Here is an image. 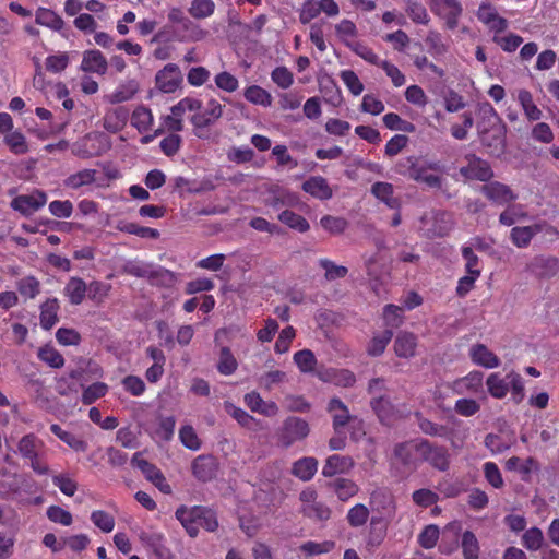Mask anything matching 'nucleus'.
<instances>
[{
  "instance_id": "1",
  "label": "nucleus",
  "mask_w": 559,
  "mask_h": 559,
  "mask_svg": "<svg viewBox=\"0 0 559 559\" xmlns=\"http://www.w3.org/2000/svg\"><path fill=\"white\" fill-rule=\"evenodd\" d=\"M486 388L493 399L502 400L509 392L514 404H520L525 399L524 379L514 370L506 376L500 372L490 373L486 379Z\"/></svg>"
},
{
  "instance_id": "2",
  "label": "nucleus",
  "mask_w": 559,
  "mask_h": 559,
  "mask_svg": "<svg viewBox=\"0 0 559 559\" xmlns=\"http://www.w3.org/2000/svg\"><path fill=\"white\" fill-rule=\"evenodd\" d=\"M397 167L401 175L424 183L428 188L440 189L442 187L443 178L440 175L429 173L430 170L442 171L439 162L421 160L417 156H408L405 162H400Z\"/></svg>"
},
{
  "instance_id": "3",
  "label": "nucleus",
  "mask_w": 559,
  "mask_h": 559,
  "mask_svg": "<svg viewBox=\"0 0 559 559\" xmlns=\"http://www.w3.org/2000/svg\"><path fill=\"white\" fill-rule=\"evenodd\" d=\"M414 418L417 423L419 430L424 435L449 440L452 447H457V443L455 441V427L460 426L462 424V420H460L454 415H449L447 417L445 425L430 420L429 418L425 417L421 412L418 411L414 413Z\"/></svg>"
},
{
  "instance_id": "4",
  "label": "nucleus",
  "mask_w": 559,
  "mask_h": 559,
  "mask_svg": "<svg viewBox=\"0 0 559 559\" xmlns=\"http://www.w3.org/2000/svg\"><path fill=\"white\" fill-rule=\"evenodd\" d=\"M414 448L421 462L428 463L432 468L440 472H447L450 468V453L447 447L428 439H419L414 443Z\"/></svg>"
},
{
  "instance_id": "5",
  "label": "nucleus",
  "mask_w": 559,
  "mask_h": 559,
  "mask_svg": "<svg viewBox=\"0 0 559 559\" xmlns=\"http://www.w3.org/2000/svg\"><path fill=\"white\" fill-rule=\"evenodd\" d=\"M309 433L310 426L307 420L297 416H288L277 430V441L287 449L306 439Z\"/></svg>"
},
{
  "instance_id": "6",
  "label": "nucleus",
  "mask_w": 559,
  "mask_h": 559,
  "mask_svg": "<svg viewBox=\"0 0 559 559\" xmlns=\"http://www.w3.org/2000/svg\"><path fill=\"white\" fill-rule=\"evenodd\" d=\"M383 509L388 511V516L372 515L370 519L368 531L365 537L366 544L368 546H379L386 536L388 526L391 521L390 515L395 510V504L391 498L388 499V506H384Z\"/></svg>"
},
{
  "instance_id": "7",
  "label": "nucleus",
  "mask_w": 559,
  "mask_h": 559,
  "mask_svg": "<svg viewBox=\"0 0 559 559\" xmlns=\"http://www.w3.org/2000/svg\"><path fill=\"white\" fill-rule=\"evenodd\" d=\"M543 230L550 235H558L556 227L543 222L530 226L513 227L510 231V240L516 248L524 249L527 248L532 239Z\"/></svg>"
},
{
  "instance_id": "8",
  "label": "nucleus",
  "mask_w": 559,
  "mask_h": 559,
  "mask_svg": "<svg viewBox=\"0 0 559 559\" xmlns=\"http://www.w3.org/2000/svg\"><path fill=\"white\" fill-rule=\"evenodd\" d=\"M47 203L45 191L35 189L29 194H20L11 201V207L23 216H29Z\"/></svg>"
},
{
  "instance_id": "9",
  "label": "nucleus",
  "mask_w": 559,
  "mask_h": 559,
  "mask_svg": "<svg viewBox=\"0 0 559 559\" xmlns=\"http://www.w3.org/2000/svg\"><path fill=\"white\" fill-rule=\"evenodd\" d=\"M467 165L460 168V174L468 180L488 182L493 177V171L488 162L475 154L466 155Z\"/></svg>"
},
{
  "instance_id": "10",
  "label": "nucleus",
  "mask_w": 559,
  "mask_h": 559,
  "mask_svg": "<svg viewBox=\"0 0 559 559\" xmlns=\"http://www.w3.org/2000/svg\"><path fill=\"white\" fill-rule=\"evenodd\" d=\"M223 115V106L216 100L211 99L203 111L195 112L191 117V123L194 127L195 135L203 136L202 131L214 124Z\"/></svg>"
},
{
  "instance_id": "11",
  "label": "nucleus",
  "mask_w": 559,
  "mask_h": 559,
  "mask_svg": "<svg viewBox=\"0 0 559 559\" xmlns=\"http://www.w3.org/2000/svg\"><path fill=\"white\" fill-rule=\"evenodd\" d=\"M181 82V71L176 63H167L155 75V86L163 93H174Z\"/></svg>"
},
{
  "instance_id": "12",
  "label": "nucleus",
  "mask_w": 559,
  "mask_h": 559,
  "mask_svg": "<svg viewBox=\"0 0 559 559\" xmlns=\"http://www.w3.org/2000/svg\"><path fill=\"white\" fill-rule=\"evenodd\" d=\"M298 203L299 197L297 193L277 185L272 186L267 190V195L264 199L265 206L272 207L273 210L294 207Z\"/></svg>"
},
{
  "instance_id": "13",
  "label": "nucleus",
  "mask_w": 559,
  "mask_h": 559,
  "mask_svg": "<svg viewBox=\"0 0 559 559\" xmlns=\"http://www.w3.org/2000/svg\"><path fill=\"white\" fill-rule=\"evenodd\" d=\"M526 270L537 278H551L559 271V260L555 257L536 255Z\"/></svg>"
},
{
  "instance_id": "14",
  "label": "nucleus",
  "mask_w": 559,
  "mask_h": 559,
  "mask_svg": "<svg viewBox=\"0 0 559 559\" xmlns=\"http://www.w3.org/2000/svg\"><path fill=\"white\" fill-rule=\"evenodd\" d=\"M192 475L202 483L212 480L218 471V464L213 455H199L191 464Z\"/></svg>"
},
{
  "instance_id": "15",
  "label": "nucleus",
  "mask_w": 559,
  "mask_h": 559,
  "mask_svg": "<svg viewBox=\"0 0 559 559\" xmlns=\"http://www.w3.org/2000/svg\"><path fill=\"white\" fill-rule=\"evenodd\" d=\"M478 134L484 146L490 150V153H500L504 147V133L501 127H484V122H478Z\"/></svg>"
},
{
  "instance_id": "16",
  "label": "nucleus",
  "mask_w": 559,
  "mask_h": 559,
  "mask_svg": "<svg viewBox=\"0 0 559 559\" xmlns=\"http://www.w3.org/2000/svg\"><path fill=\"white\" fill-rule=\"evenodd\" d=\"M480 191L488 200L498 205L508 204L516 199V194L513 193L510 187L499 181H491L481 186Z\"/></svg>"
},
{
  "instance_id": "17",
  "label": "nucleus",
  "mask_w": 559,
  "mask_h": 559,
  "mask_svg": "<svg viewBox=\"0 0 559 559\" xmlns=\"http://www.w3.org/2000/svg\"><path fill=\"white\" fill-rule=\"evenodd\" d=\"M440 8L435 15L444 21V27L454 31L459 26L460 19L463 14V7L459 0H442Z\"/></svg>"
},
{
  "instance_id": "18",
  "label": "nucleus",
  "mask_w": 559,
  "mask_h": 559,
  "mask_svg": "<svg viewBox=\"0 0 559 559\" xmlns=\"http://www.w3.org/2000/svg\"><path fill=\"white\" fill-rule=\"evenodd\" d=\"M355 465L354 460L348 455L332 454L328 456L322 467L324 477L348 474Z\"/></svg>"
},
{
  "instance_id": "19",
  "label": "nucleus",
  "mask_w": 559,
  "mask_h": 559,
  "mask_svg": "<svg viewBox=\"0 0 559 559\" xmlns=\"http://www.w3.org/2000/svg\"><path fill=\"white\" fill-rule=\"evenodd\" d=\"M245 405L253 413L273 417L280 412L277 404L273 401H264L260 393L251 391L243 396Z\"/></svg>"
},
{
  "instance_id": "20",
  "label": "nucleus",
  "mask_w": 559,
  "mask_h": 559,
  "mask_svg": "<svg viewBox=\"0 0 559 559\" xmlns=\"http://www.w3.org/2000/svg\"><path fill=\"white\" fill-rule=\"evenodd\" d=\"M341 502H347L359 492V486L349 478L337 477L325 484Z\"/></svg>"
},
{
  "instance_id": "21",
  "label": "nucleus",
  "mask_w": 559,
  "mask_h": 559,
  "mask_svg": "<svg viewBox=\"0 0 559 559\" xmlns=\"http://www.w3.org/2000/svg\"><path fill=\"white\" fill-rule=\"evenodd\" d=\"M129 116V110L123 106L111 108L104 115L103 127L110 133H118L127 126Z\"/></svg>"
},
{
  "instance_id": "22",
  "label": "nucleus",
  "mask_w": 559,
  "mask_h": 559,
  "mask_svg": "<svg viewBox=\"0 0 559 559\" xmlns=\"http://www.w3.org/2000/svg\"><path fill=\"white\" fill-rule=\"evenodd\" d=\"M302 190L311 197L326 201L333 197V190L322 176H312L302 182Z\"/></svg>"
},
{
  "instance_id": "23",
  "label": "nucleus",
  "mask_w": 559,
  "mask_h": 559,
  "mask_svg": "<svg viewBox=\"0 0 559 559\" xmlns=\"http://www.w3.org/2000/svg\"><path fill=\"white\" fill-rule=\"evenodd\" d=\"M469 357L475 365L487 369L500 366L499 357L481 343L475 344L469 348Z\"/></svg>"
},
{
  "instance_id": "24",
  "label": "nucleus",
  "mask_w": 559,
  "mask_h": 559,
  "mask_svg": "<svg viewBox=\"0 0 559 559\" xmlns=\"http://www.w3.org/2000/svg\"><path fill=\"white\" fill-rule=\"evenodd\" d=\"M81 69L84 72L105 74L108 69V61L102 51L97 49L86 50L83 53Z\"/></svg>"
},
{
  "instance_id": "25",
  "label": "nucleus",
  "mask_w": 559,
  "mask_h": 559,
  "mask_svg": "<svg viewBox=\"0 0 559 559\" xmlns=\"http://www.w3.org/2000/svg\"><path fill=\"white\" fill-rule=\"evenodd\" d=\"M328 411L332 414L335 433H340L350 419L348 407L338 397H333L328 404Z\"/></svg>"
},
{
  "instance_id": "26",
  "label": "nucleus",
  "mask_w": 559,
  "mask_h": 559,
  "mask_svg": "<svg viewBox=\"0 0 559 559\" xmlns=\"http://www.w3.org/2000/svg\"><path fill=\"white\" fill-rule=\"evenodd\" d=\"M417 337L412 332H400L394 341V352L397 357L411 358L415 356Z\"/></svg>"
},
{
  "instance_id": "27",
  "label": "nucleus",
  "mask_w": 559,
  "mask_h": 559,
  "mask_svg": "<svg viewBox=\"0 0 559 559\" xmlns=\"http://www.w3.org/2000/svg\"><path fill=\"white\" fill-rule=\"evenodd\" d=\"M370 405L379 420L383 425H391L394 419V405L385 395L374 396L370 401Z\"/></svg>"
},
{
  "instance_id": "28",
  "label": "nucleus",
  "mask_w": 559,
  "mask_h": 559,
  "mask_svg": "<svg viewBox=\"0 0 559 559\" xmlns=\"http://www.w3.org/2000/svg\"><path fill=\"white\" fill-rule=\"evenodd\" d=\"M371 193L381 202H383L388 207L392 210H400L401 201L399 198H395L394 188L392 183L378 181L371 186Z\"/></svg>"
},
{
  "instance_id": "29",
  "label": "nucleus",
  "mask_w": 559,
  "mask_h": 559,
  "mask_svg": "<svg viewBox=\"0 0 559 559\" xmlns=\"http://www.w3.org/2000/svg\"><path fill=\"white\" fill-rule=\"evenodd\" d=\"M87 285L78 276H72L63 288V295L68 298L71 305H81L86 296Z\"/></svg>"
},
{
  "instance_id": "30",
  "label": "nucleus",
  "mask_w": 559,
  "mask_h": 559,
  "mask_svg": "<svg viewBox=\"0 0 559 559\" xmlns=\"http://www.w3.org/2000/svg\"><path fill=\"white\" fill-rule=\"evenodd\" d=\"M50 431L75 452H85L88 448V443L82 437L62 429L58 424H52Z\"/></svg>"
},
{
  "instance_id": "31",
  "label": "nucleus",
  "mask_w": 559,
  "mask_h": 559,
  "mask_svg": "<svg viewBox=\"0 0 559 559\" xmlns=\"http://www.w3.org/2000/svg\"><path fill=\"white\" fill-rule=\"evenodd\" d=\"M60 306L57 298H49L40 306V326L44 330L52 329L59 321L58 312Z\"/></svg>"
},
{
  "instance_id": "32",
  "label": "nucleus",
  "mask_w": 559,
  "mask_h": 559,
  "mask_svg": "<svg viewBox=\"0 0 559 559\" xmlns=\"http://www.w3.org/2000/svg\"><path fill=\"white\" fill-rule=\"evenodd\" d=\"M318 471V460L306 456L297 460L292 467V474L302 481H309Z\"/></svg>"
},
{
  "instance_id": "33",
  "label": "nucleus",
  "mask_w": 559,
  "mask_h": 559,
  "mask_svg": "<svg viewBox=\"0 0 559 559\" xmlns=\"http://www.w3.org/2000/svg\"><path fill=\"white\" fill-rule=\"evenodd\" d=\"M141 540L146 544L158 559H171L170 549L165 544V536L162 533L142 534Z\"/></svg>"
},
{
  "instance_id": "34",
  "label": "nucleus",
  "mask_w": 559,
  "mask_h": 559,
  "mask_svg": "<svg viewBox=\"0 0 559 559\" xmlns=\"http://www.w3.org/2000/svg\"><path fill=\"white\" fill-rule=\"evenodd\" d=\"M96 169H82L71 174L63 180V185L68 189L78 190L85 186H91L96 181Z\"/></svg>"
},
{
  "instance_id": "35",
  "label": "nucleus",
  "mask_w": 559,
  "mask_h": 559,
  "mask_svg": "<svg viewBox=\"0 0 559 559\" xmlns=\"http://www.w3.org/2000/svg\"><path fill=\"white\" fill-rule=\"evenodd\" d=\"M123 272L128 275L140 277V278H155L159 275H167L173 277V273L165 271H152L150 266L145 263L139 261H129L123 265Z\"/></svg>"
},
{
  "instance_id": "36",
  "label": "nucleus",
  "mask_w": 559,
  "mask_h": 559,
  "mask_svg": "<svg viewBox=\"0 0 559 559\" xmlns=\"http://www.w3.org/2000/svg\"><path fill=\"white\" fill-rule=\"evenodd\" d=\"M175 515L190 537L194 538L198 536L199 523L197 516H194V507L187 508L181 506L176 510Z\"/></svg>"
},
{
  "instance_id": "37",
  "label": "nucleus",
  "mask_w": 559,
  "mask_h": 559,
  "mask_svg": "<svg viewBox=\"0 0 559 559\" xmlns=\"http://www.w3.org/2000/svg\"><path fill=\"white\" fill-rule=\"evenodd\" d=\"M370 518V510L364 503H356L346 513V521L353 528L365 526Z\"/></svg>"
},
{
  "instance_id": "38",
  "label": "nucleus",
  "mask_w": 559,
  "mask_h": 559,
  "mask_svg": "<svg viewBox=\"0 0 559 559\" xmlns=\"http://www.w3.org/2000/svg\"><path fill=\"white\" fill-rule=\"evenodd\" d=\"M35 22L38 25L46 26L53 31H60L63 27V20L55 11L47 8H38L35 14Z\"/></svg>"
},
{
  "instance_id": "39",
  "label": "nucleus",
  "mask_w": 559,
  "mask_h": 559,
  "mask_svg": "<svg viewBox=\"0 0 559 559\" xmlns=\"http://www.w3.org/2000/svg\"><path fill=\"white\" fill-rule=\"evenodd\" d=\"M277 218L284 225L299 233H306L310 229V224L308 223V221L304 216L290 210L282 211L278 214Z\"/></svg>"
},
{
  "instance_id": "40",
  "label": "nucleus",
  "mask_w": 559,
  "mask_h": 559,
  "mask_svg": "<svg viewBox=\"0 0 559 559\" xmlns=\"http://www.w3.org/2000/svg\"><path fill=\"white\" fill-rule=\"evenodd\" d=\"M405 12L415 24L428 25L430 22L428 11L419 0H406Z\"/></svg>"
},
{
  "instance_id": "41",
  "label": "nucleus",
  "mask_w": 559,
  "mask_h": 559,
  "mask_svg": "<svg viewBox=\"0 0 559 559\" xmlns=\"http://www.w3.org/2000/svg\"><path fill=\"white\" fill-rule=\"evenodd\" d=\"M393 337V331L385 329L380 334H374L367 346V354L372 357L381 356Z\"/></svg>"
},
{
  "instance_id": "42",
  "label": "nucleus",
  "mask_w": 559,
  "mask_h": 559,
  "mask_svg": "<svg viewBox=\"0 0 559 559\" xmlns=\"http://www.w3.org/2000/svg\"><path fill=\"white\" fill-rule=\"evenodd\" d=\"M519 103L530 121H537L542 118V110L535 105L532 93L527 90H521L518 95Z\"/></svg>"
},
{
  "instance_id": "43",
  "label": "nucleus",
  "mask_w": 559,
  "mask_h": 559,
  "mask_svg": "<svg viewBox=\"0 0 559 559\" xmlns=\"http://www.w3.org/2000/svg\"><path fill=\"white\" fill-rule=\"evenodd\" d=\"M41 445V441L34 433H27L19 441L17 451L25 460L34 459Z\"/></svg>"
},
{
  "instance_id": "44",
  "label": "nucleus",
  "mask_w": 559,
  "mask_h": 559,
  "mask_svg": "<svg viewBox=\"0 0 559 559\" xmlns=\"http://www.w3.org/2000/svg\"><path fill=\"white\" fill-rule=\"evenodd\" d=\"M533 467H536V461L533 457H527L524 462L518 456H511L506 461V468L508 471H518L524 481L530 480Z\"/></svg>"
},
{
  "instance_id": "45",
  "label": "nucleus",
  "mask_w": 559,
  "mask_h": 559,
  "mask_svg": "<svg viewBox=\"0 0 559 559\" xmlns=\"http://www.w3.org/2000/svg\"><path fill=\"white\" fill-rule=\"evenodd\" d=\"M131 124L141 133L150 131L153 124L151 109L144 106L136 107L131 116Z\"/></svg>"
},
{
  "instance_id": "46",
  "label": "nucleus",
  "mask_w": 559,
  "mask_h": 559,
  "mask_svg": "<svg viewBox=\"0 0 559 559\" xmlns=\"http://www.w3.org/2000/svg\"><path fill=\"white\" fill-rule=\"evenodd\" d=\"M336 547L334 540L314 542L308 540L299 546V550L307 557L319 556L331 552Z\"/></svg>"
},
{
  "instance_id": "47",
  "label": "nucleus",
  "mask_w": 559,
  "mask_h": 559,
  "mask_svg": "<svg viewBox=\"0 0 559 559\" xmlns=\"http://www.w3.org/2000/svg\"><path fill=\"white\" fill-rule=\"evenodd\" d=\"M245 98L254 105L270 107L272 105V95L259 85H250L243 92Z\"/></svg>"
},
{
  "instance_id": "48",
  "label": "nucleus",
  "mask_w": 559,
  "mask_h": 559,
  "mask_svg": "<svg viewBox=\"0 0 559 559\" xmlns=\"http://www.w3.org/2000/svg\"><path fill=\"white\" fill-rule=\"evenodd\" d=\"M300 511L304 516L320 522L328 521L332 514L331 509L319 500L312 504H306V508H301Z\"/></svg>"
},
{
  "instance_id": "49",
  "label": "nucleus",
  "mask_w": 559,
  "mask_h": 559,
  "mask_svg": "<svg viewBox=\"0 0 559 559\" xmlns=\"http://www.w3.org/2000/svg\"><path fill=\"white\" fill-rule=\"evenodd\" d=\"M194 514H197L199 527H203L209 532H215L218 527V521L213 510L203 506H194Z\"/></svg>"
},
{
  "instance_id": "50",
  "label": "nucleus",
  "mask_w": 559,
  "mask_h": 559,
  "mask_svg": "<svg viewBox=\"0 0 559 559\" xmlns=\"http://www.w3.org/2000/svg\"><path fill=\"white\" fill-rule=\"evenodd\" d=\"M238 368V361L233 355L229 347L224 346L219 350V358L217 362V371L223 376H230L235 373Z\"/></svg>"
},
{
  "instance_id": "51",
  "label": "nucleus",
  "mask_w": 559,
  "mask_h": 559,
  "mask_svg": "<svg viewBox=\"0 0 559 559\" xmlns=\"http://www.w3.org/2000/svg\"><path fill=\"white\" fill-rule=\"evenodd\" d=\"M224 408L241 427L251 428L257 423L253 416L231 402H225Z\"/></svg>"
},
{
  "instance_id": "52",
  "label": "nucleus",
  "mask_w": 559,
  "mask_h": 559,
  "mask_svg": "<svg viewBox=\"0 0 559 559\" xmlns=\"http://www.w3.org/2000/svg\"><path fill=\"white\" fill-rule=\"evenodd\" d=\"M37 356L39 360L55 369H59L64 365L63 356L55 347L49 345L40 347Z\"/></svg>"
},
{
  "instance_id": "53",
  "label": "nucleus",
  "mask_w": 559,
  "mask_h": 559,
  "mask_svg": "<svg viewBox=\"0 0 559 559\" xmlns=\"http://www.w3.org/2000/svg\"><path fill=\"white\" fill-rule=\"evenodd\" d=\"M16 288L23 297L34 299L40 294V282L33 275L25 276L17 281Z\"/></svg>"
},
{
  "instance_id": "54",
  "label": "nucleus",
  "mask_w": 559,
  "mask_h": 559,
  "mask_svg": "<svg viewBox=\"0 0 559 559\" xmlns=\"http://www.w3.org/2000/svg\"><path fill=\"white\" fill-rule=\"evenodd\" d=\"M185 41L187 35L181 34L175 25L166 24L159 28L152 38L153 43Z\"/></svg>"
},
{
  "instance_id": "55",
  "label": "nucleus",
  "mask_w": 559,
  "mask_h": 559,
  "mask_svg": "<svg viewBox=\"0 0 559 559\" xmlns=\"http://www.w3.org/2000/svg\"><path fill=\"white\" fill-rule=\"evenodd\" d=\"M320 225L331 235H341L348 227V222L344 217L324 215L320 218Z\"/></svg>"
},
{
  "instance_id": "56",
  "label": "nucleus",
  "mask_w": 559,
  "mask_h": 559,
  "mask_svg": "<svg viewBox=\"0 0 559 559\" xmlns=\"http://www.w3.org/2000/svg\"><path fill=\"white\" fill-rule=\"evenodd\" d=\"M293 359L302 373L312 372L317 365V358L310 349L296 352Z\"/></svg>"
},
{
  "instance_id": "57",
  "label": "nucleus",
  "mask_w": 559,
  "mask_h": 559,
  "mask_svg": "<svg viewBox=\"0 0 559 559\" xmlns=\"http://www.w3.org/2000/svg\"><path fill=\"white\" fill-rule=\"evenodd\" d=\"M3 141L8 145L10 151L16 155L25 154L28 151V145H27L26 139L19 131H14V132H12V130L9 131L4 135Z\"/></svg>"
},
{
  "instance_id": "58",
  "label": "nucleus",
  "mask_w": 559,
  "mask_h": 559,
  "mask_svg": "<svg viewBox=\"0 0 559 559\" xmlns=\"http://www.w3.org/2000/svg\"><path fill=\"white\" fill-rule=\"evenodd\" d=\"M383 320L386 329H396L404 322L403 309L399 306L389 304L383 308Z\"/></svg>"
},
{
  "instance_id": "59",
  "label": "nucleus",
  "mask_w": 559,
  "mask_h": 559,
  "mask_svg": "<svg viewBox=\"0 0 559 559\" xmlns=\"http://www.w3.org/2000/svg\"><path fill=\"white\" fill-rule=\"evenodd\" d=\"M462 551L464 559L479 558V544L472 531H465L462 535Z\"/></svg>"
},
{
  "instance_id": "60",
  "label": "nucleus",
  "mask_w": 559,
  "mask_h": 559,
  "mask_svg": "<svg viewBox=\"0 0 559 559\" xmlns=\"http://www.w3.org/2000/svg\"><path fill=\"white\" fill-rule=\"evenodd\" d=\"M108 393V385L104 382H94L91 385L84 388L82 393V403L84 405H91L98 399L104 397Z\"/></svg>"
},
{
  "instance_id": "61",
  "label": "nucleus",
  "mask_w": 559,
  "mask_h": 559,
  "mask_svg": "<svg viewBox=\"0 0 559 559\" xmlns=\"http://www.w3.org/2000/svg\"><path fill=\"white\" fill-rule=\"evenodd\" d=\"M133 467L139 468L147 480H153L159 473L160 469L153 463L142 457L141 452H135L131 459Z\"/></svg>"
},
{
  "instance_id": "62",
  "label": "nucleus",
  "mask_w": 559,
  "mask_h": 559,
  "mask_svg": "<svg viewBox=\"0 0 559 559\" xmlns=\"http://www.w3.org/2000/svg\"><path fill=\"white\" fill-rule=\"evenodd\" d=\"M544 544V534L540 528L534 526L524 532L522 535V545L531 551H536Z\"/></svg>"
},
{
  "instance_id": "63",
  "label": "nucleus",
  "mask_w": 559,
  "mask_h": 559,
  "mask_svg": "<svg viewBox=\"0 0 559 559\" xmlns=\"http://www.w3.org/2000/svg\"><path fill=\"white\" fill-rule=\"evenodd\" d=\"M425 43L432 56H442L449 50V46L443 41L442 35L437 31H429Z\"/></svg>"
},
{
  "instance_id": "64",
  "label": "nucleus",
  "mask_w": 559,
  "mask_h": 559,
  "mask_svg": "<svg viewBox=\"0 0 559 559\" xmlns=\"http://www.w3.org/2000/svg\"><path fill=\"white\" fill-rule=\"evenodd\" d=\"M215 3L213 0H192L189 13L198 20L206 19L213 15Z\"/></svg>"
}]
</instances>
